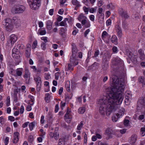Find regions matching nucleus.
<instances>
[{"label":"nucleus","instance_id":"f257e3e1","mask_svg":"<svg viewBox=\"0 0 145 145\" xmlns=\"http://www.w3.org/2000/svg\"><path fill=\"white\" fill-rule=\"evenodd\" d=\"M110 81L112 88L108 96L101 97L97 102V106L99 107V112L103 116L105 114L109 116L114 112L123 99L122 94L125 88L124 82L114 75L110 77Z\"/></svg>","mask_w":145,"mask_h":145},{"label":"nucleus","instance_id":"f03ea898","mask_svg":"<svg viewBox=\"0 0 145 145\" xmlns=\"http://www.w3.org/2000/svg\"><path fill=\"white\" fill-rule=\"evenodd\" d=\"M41 0H28L30 8L32 10H38L40 6Z\"/></svg>","mask_w":145,"mask_h":145},{"label":"nucleus","instance_id":"7ed1b4c3","mask_svg":"<svg viewBox=\"0 0 145 145\" xmlns=\"http://www.w3.org/2000/svg\"><path fill=\"white\" fill-rule=\"evenodd\" d=\"M3 22V25L5 27V30L8 32L12 31L13 28V26L11 19L9 18H7L4 20Z\"/></svg>","mask_w":145,"mask_h":145},{"label":"nucleus","instance_id":"20e7f679","mask_svg":"<svg viewBox=\"0 0 145 145\" xmlns=\"http://www.w3.org/2000/svg\"><path fill=\"white\" fill-rule=\"evenodd\" d=\"M25 10V7L20 5H15L12 8V12L15 13H21Z\"/></svg>","mask_w":145,"mask_h":145},{"label":"nucleus","instance_id":"39448f33","mask_svg":"<svg viewBox=\"0 0 145 145\" xmlns=\"http://www.w3.org/2000/svg\"><path fill=\"white\" fill-rule=\"evenodd\" d=\"M34 80L36 84V89L38 91H39L41 89L42 84V79L41 77L37 75L34 78Z\"/></svg>","mask_w":145,"mask_h":145},{"label":"nucleus","instance_id":"423d86ee","mask_svg":"<svg viewBox=\"0 0 145 145\" xmlns=\"http://www.w3.org/2000/svg\"><path fill=\"white\" fill-rule=\"evenodd\" d=\"M17 39V36L14 34L11 35L9 37V39L7 41L8 46L10 47H12Z\"/></svg>","mask_w":145,"mask_h":145},{"label":"nucleus","instance_id":"0eeeda50","mask_svg":"<svg viewBox=\"0 0 145 145\" xmlns=\"http://www.w3.org/2000/svg\"><path fill=\"white\" fill-rule=\"evenodd\" d=\"M72 116L70 110L68 109L64 116L65 121L68 123H70L72 120Z\"/></svg>","mask_w":145,"mask_h":145},{"label":"nucleus","instance_id":"6e6552de","mask_svg":"<svg viewBox=\"0 0 145 145\" xmlns=\"http://www.w3.org/2000/svg\"><path fill=\"white\" fill-rule=\"evenodd\" d=\"M110 36L106 31H104L102 33L101 38L105 42L109 41Z\"/></svg>","mask_w":145,"mask_h":145},{"label":"nucleus","instance_id":"1a4fd4ad","mask_svg":"<svg viewBox=\"0 0 145 145\" xmlns=\"http://www.w3.org/2000/svg\"><path fill=\"white\" fill-rule=\"evenodd\" d=\"M118 12L120 15L122 17L125 18H129V16L127 12L124 11L122 8H120L119 9Z\"/></svg>","mask_w":145,"mask_h":145},{"label":"nucleus","instance_id":"9d476101","mask_svg":"<svg viewBox=\"0 0 145 145\" xmlns=\"http://www.w3.org/2000/svg\"><path fill=\"white\" fill-rule=\"evenodd\" d=\"M137 136L136 134H133L129 138V141L131 144H134L137 141Z\"/></svg>","mask_w":145,"mask_h":145},{"label":"nucleus","instance_id":"9b49d317","mask_svg":"<svg viewBox=\"0 0 145 145\" xmlns=\"http://www.w3.org/2000/svg\"><path fill=\"white\" fill-rule=\"evenodd\" d=\"M19 133L18 132H16L13 133L12 142L14 144L17 143L19 140Z\"/></svg>","mask_w":145,"mask_h":145},{"label":"nucleus","instance_id":"f8f14e48","mask_svg":"<svg viewBox=\"0 0 145 145\" xmlns=\"http://www.w3.org/2000/svg\"><path fill=\"white\" fill-rule=\"evenodd\" d=\"M111 57V55L110 54L108 53L107 54H105L103 56V64L105 65H108V61L110 59Z\"/></svg>","mask_w":145,"mask_h":145},{"label":"nucleus","instance_id":"ddd939ff","mask_svg":"<svg viewBox=\"0 0 145 145\" xmlns=\"http://www.w3.org/2000/svg\"><path fill=\"white\" fill-rule=\"evenodd\" d=\"M113 60L115 62V64L116 65H119L121 66L123 65V61L120 58L117 57L113 58Z\"/></svg>","mask_w":145,"mask_h":145},{"label":"nucleus","instance_id":"4468645a","mask_svg":"<svg viewBox=\"0 0 145 145\" xmlns=\"http://www.w3.org/2000/svg\"><path fill=\"white\" fill-rule=\"evenodd\" d=\"M115 28L118 36L120 37H121L122 35V31L120 26L118 25H116L115 26Z\"/></svg>","mask_w":145,"mask_h":145},{"label":"nucleus","instance_id":"2eb2a0df","mask_svg":"<svg viewBox=\"0 0 145 145\" xmlns=\"http://www.w3.org/2000/svg\"><path fill=\"white\" fill-rule=\"evenodd\" d=\"M20 89H16L14 91V93L12 95V97L15 103H16L18 101V97L17 95V93L20 91Z\"/></svg>","mask_w":145,"mask_h":145},{"label":"nucleus","instance_id":"dca6fc26","mask_svg":"<svg viewBox=\"0 0 145 145\" xmlns=\"http://www.w3.org/2000/svg\"><path fill=\"white\" fill-rule=\"evenodd\" d=\"M125 112V110L123 108H121L119 110L118 113L116 114L117 117H121L123 116Z\"/></svg>","mask_w":145,"mask_h":145},{"label":"nucleus","instance_id":"f3484780","mask_svg":"<svg viewBox=\"0 0 145 145\" xmlns=\"http://www.w3.org/2000/svg\"><path fill=\"white\" fill-rule=\"evenodd\" d=\"M144 105V100L143 97H140L138 101L137 105L139 107H143Z\"/></svg>","mask_w":145,"mask_h":145},{"label":"nucleus","instance_id":"a211bd4d","mask_svg":"<svg viewBox=\"0 0 145 145\" xmlns=\"http://www.w3.org/2000/svg\"><path fill=\"white\" fill-rule=\"evenodd\" d=\"M12 21L16 25L18 26L20 25V20L19 18L17 17H13Z\"/></svg>","mask_w":145,"mask_h":145},{"label":"nucleus","instance_id":"6ab92c4d","mask_svg":"<svg viewBox=\"0 0 145 145\" xmlns=\"http://www.w3.org/2000/svg\"><path fill=\"white\" fill-rule=\"evenodd\" d=\"M138 52L139 54V57L140 59L145 61V55L144 54V51L142 49H139Z\"/></svg>","mask_w":145,"mask_h":145},{"label":"nucleus","instance_id":"aec40b11","mask_svg":"<svg viewBox=\"0 0 145 145\" xmlns=\"http://www.w3.org/2000/svg\"><path fill=\"white\" fill-rule=\"evenodd\" d=\"M70 63L74 66L77 65L78 63L76 58L73 56H71L70 58Z\"/></svg>","mask_w":145,"mask_h":145},{"label":"nucleus","instance_id":"412c9836","mask_svg":"<svg viewBox=\"0 0 145 145\" xmlns=\"http://www.w3.org/2000/svg\"><path fill=\"white\" fill-rule=\"evenodd\" d=\"M23 69L22 68H18L15 71V73L14 74L15 76L21 77L22 74Z\"/></svg>","mask_w":145,"mask_h":145},{"label":"nucleus","instance_id":"4be33fe9","mask_svg":"<svg viewBox=\"0 0 145 145\" xmlns=\"http://www.w3.org/2000/svg\"><path fill=\"white\" fill-rule=\"evenodd\" d=\"M81 24L82 25H84L86 28L89 27L91 26L90 21L88 19V18L82 22Z\"/></svg>","mask_w":145,"mask_h":145},{"label":"nucleus","instance_id":"5701e85b","mask_svg":"<svg viewBox=\"0 0 145 145\" xmlns=\"http://www.w3.org/2000/svg\"><path fill=\"white\" fill-rule=\"evenodd\" d=\"M72 3L73 5L76 6L75 8V9L76 10L81 6L79 2L77 0H72Z\"/></svg>","mask_w":145,"mask_h":145},{"label":"nucleus","instance_id":"b1692460","mask_svg":"<svg viewBox=\"0 0 145 145\" xmlns=\"http://www.w3.org/2000/svg\"><path fill=\"white\" fill-rule=\"evenodd\" d=\"M87 19V17L82 13L81 14L78 18V20L80 22H81V23H82V22H83Z\"/></svg>","mask_w":145,"mask_h":145},{"label":"nucleus","instance_id":"393cba45","mask_svg":"<svg viewBox=\"0 0 145 145\" xmlns=\"http://www.w3.org/2000/svg\"><path fill=\"white\" fill-rule=\"evenodd\" d=\"M52 22L50 20H48L46 22V24L48 30H50L52 28Z\"/></svg>","mask_w":145,"mask_h":145},{"label":"nucleus","instance_id":"a878e982","mask_svg":"<svg viewBox=\"0 0 145 145\" xmlns=\"http://www.w3.org/2000/svg\"><path fill=\"white\" fill-rule=\"evenodd\" d=\"M73 66L71 63H69L67 65L65 66V70L66 71H72L73 70Z\"/></svg>","mask_w":145,"mask_h":145},{"label":"nucleus","instance_id":"bb28decb","mask_svg":"<svg viewBox=\"0 0 145 145\" xmlns=\"http://www.w3.org/2000/svg\"><path fill=\"white\" fill-rule=\"evenodd\" d=\"M50 137L52 138H54L56 140H57L58 138L59 134L57 132H55L54 133H51L50 134Z\"/></svg>","mask_w":145,"mask_h":145},{"label":"nucleus","instance_id":"cd10ccee","mask_svg":"<svg viewBox=\"0 0 145 145\" xmlns=\"http://www.w3.org/2000/svg\"><path fill=\"white\" fill-rule=\"evenodd\" d=\"M24 77L26 80L29 79L30 78V73L27 69L26 70L24 74Z\"/></svg>","mask_w":145,"mask_h":145},{"label":"nucleus","instance_id":"c85d7f7f","mask_svg":"<svg viewBox=\"0 0 145 145\" xmlns=\"http://www.w3.org/2000/svg\"><path fill=\"white\" fill-rule=\"evenodd\" d=\"M31 54V49L29 47H27L25 52V56L27 58L30 57Z\"/></svg>","mask_w":145,"mask_h":145},{"label":"nucleus","instance_id":"c756f323","mask_svg":"<svg viewBox=\"0 0 145 145\" xmlns=\"http://www.w3.org/2000/svg\"><path fill=\"white\" fill-rule=\"evenodd\" d=\"M46 33V31L45 29L40 28L38 31L37 33L38 35H45Z\"/></svg>","mask_w":145,"mask_h":145},{"label":"nucleus","instance_id":"7c9ffc66","mask_svg":"<svg viewBox=\"0 0 145 145\" xmlns=\"http://www.w3.org/2000/svg\"><path fill=\"white\" fill-rule=\"evenodd\" d=\"M69 19L67 18H65L60 23V25L61 26H66L67 24V21H68Z\"/></svg>","mask_w":145,"mask_h":145},{"label":"nucleus","instance_id":"2f4dec72","mask_svg":"<svg viewBox=\"0 0 145 145\" xmlns=\"http://www.w3.org/2000/svg\"><path fill=\"white\" fill-rule=\"evenodd\" d=\"M138 79L139 82L142 83L143 86L145 85V79L144 77L140 76Z\"/></svg>","mask_w":145,"mask_h":145},{"label":"nucleus","instance_id":"473e14b6","mask_svg":"<svg viewBox=\"0 0 145 145\" xmlns=\"http://www.w3.org/2000/svg\"><path fill=\"white\" fill-rule=\"evenodd\" d=\"M110 40L112 43L116 44L117 42V38L116 36L115 35H113L110 39Z\"/></svg>","mask_w":145,"mask_h":145},{"label":"nucleus","instance_id":"72a5a7b5","mask_svg":"<svg viewBox=\"0 0 145 145\" xmlns=\"http://www.w3.org/2000/svg\"><path fill=\"white\" fill-rule=\"evenodd\" d=\"M50 95L48 93H47L45 95V100L46 102L47 103H48L50 101Z\"/></svg>","mask_w":145,"mask_h":145},{"label":"nucleus","instance_id":"f704fd0d","mask_svg":"<svg viewBox=\"0 0 145 145\" xmlns=\"http://www.w3.org/2000/svg\"><path fill=\"white\" fill-rule=\"evenodd\" d=\"M36 123V122L35 121H34L29 124V126L30 130L31 131H32L33 130V127L35 126Z\"/></svg>","mask_w":145,"mask_h":145},{"label":"nucleus","instance_id":"c9c22d12","mask_svg":"<svg viewBox=\"0 0 145 145\" xmlns=\"http://www.w3.org/2000/svg\"><path fill=\"white\" fill-rule=\"evenodd\" d=\"M85 108L84 107H81L78 110V112L80 114H83L85 112Z\"/></svg>","mask_w":145,"mask_h":145},{"label":"nucleus","instance_id":"e433bc0d","mask_svg":"<svg viewBox=\"0 0 145 145\" xmlns=\"http://www.w3.org/2000/svg\"><path fill=\"white\" fill-rule=\"evenodd\" d=\"M58 145H65V139L63 138H60L59 140Z\"/></svg>","mask_w":145,"mask_h":145},{"label":"nucleus","instance_id":"4c0bfd02","mask_svg":"<svg viewBox=\"0 0 145 145\" xmlns=\"http://www.w3.org/2000/svg\"><path fill=\"white\" fill-rule=\"evenodd\" d=\"M105 133L107 135H110L112 133V130L110 128H108L105 131Z\"/></svg>","mask_w":145,"mask_h":145},{"label":"nucleus","instance_id":"58836bf2","mask_svg":"<svg viewBox=\"0 0 145 145\" xmlns=\"http://www.w3.org/2000/svg\"><path fill=\"white\" fill-rule=\"evenodd\" d=\"M83 125V123L82 121H81L80 123L78 125L77 129L78 130H80Z\"/></svg>","mask_w":145,"mask_h":145},{"label":"nucleus","instance_id":"ea45409f","mask_svg":"<svg viewBox=\"0 0 145 145\" xmlns=\"http://www.w3.org/2000/svg\"><path fill=\"white\" fill-rule=\"evenodd\" d=\"M18 53L12 52V56L14 58H18L20 57V55L18 54Z\"/></svg>","mask_w":145,"mask_h":145},{"label":"nucleus","instance_id":"a19ab883","mask_svg":"<svg viewBox=\"0 0 145 145\" xmlns=\"http://www.w3.org/2000/svg\"><path fill=\"white\" fill-rule=\"evenodd\" d=\"M65 87L67 89V90L69 91L71 89L70 87V84L69 82H67L65 84Z\"/></svg>","mask_w":145,"mask_h":145},{"label":"nucleus","instance_id":"79ce46f5","mask_svg":"<svg viewBox=\"0 0 145 145\" xmlns=\"http://www.w3.org/2000/svg\"><path fill=\"white\" fill-rule=\"evenodd\" d=\"M126 53L129 58L131 59L133 56L132 53L130 52H127V51H126Z\"/></svg>","mask_w":145,"mask_h":145},{"label":"nucleus","instance_id":"37998d69","mask_svg":"<svg viewBox=\"0 0 145 145\" xmlns=\"http://www.w3.org/2000/svg\"><path fill=\"white\" fill-rule=\"evenodd\" d=\"M129 121L128 120H127L126 119H125L124 121V125L126 126L127 127L129 125Z\"/></svg>","mask_w":145,"mask_h":145},{"label":"nucleus","instance_id":"c03bdc74","mask_svg":"<svg viewBox=\"0 0 145 145\" xmlns=\"http://www.w3.org/2000/svg\"><path fill=\"white\" fill-rule=\"evenodd\" d=\"M10 98L9 96H8L7 97V99H6V105L7 106H9V105L10 104Z\"/></svg>","mask_w":145,"mask_h":145},{"label":"nucleus","instance_id":"a18cd8bd","mask_svg":"<svg viewBox=\"0 0 145 145\" xmlns=\"http://www.w3.org/2000/svg\"><path fill=\"white\" fill-rule=\"evenodd\" d=\"M60 30L61 31V32L60 33V34L62 35L66 31L67 29L66 28H64L63 27H61L60 29Z\"/></svg>","mask_w":145,"mask_h":145},{"label":"nucleus","instance_id":"49530a36","mask_svg":"<svg viewBox=\"0 0 145 145\" xmlns=\"http://www.w3.org/2000/svg\"><path fill=\"white\" fill-rule=\"evenodd\" d=\"M120 117H117L116 115H114L112 117V120L113 121L116 122L118 120V119Z\"/></svg>","mask_w":145,"mask_h":145},{"label":"nucleus","instance_id":"de8ad7c7","mask_svg":"<svg viewBox=\"0 0 145 145\" xmlns=\"http://www.w3.org/2000/svg\"><path fill=\"white\" fill-rule=\"evenodd\" d=\"M46 44L45 43H42L41 44V47L42 49L44 50H45L46 48Z\"/></svg>","mask_w":145,"mask_h":145},{"label":"nucleus","instance_id":"09e8293b","mask_svg":"<svg viewBox=\"0 0 145 145\" xmlns=\"http://www.w3.org/2000/svg\"><path fill=\"white\" fill-rule=\"evenodd\" d=\"M99 54V51L98 50H97L95 52L94 54V56H93L92 57L94 58V57H96L98 56Z\"/></svg>","mask_w":145,"mask_h":145},{"label":"nucleus","instance_id":"8fccbe9b","mask_svg":"<svg viewBox=\"0 0 145 145\" xmlns=\"http://www.w3.org/2000/svg\"><path fill=\"white\" fill-rule=\"evenodd\" d=\"M111 24V20L110 19H108L106 22V24L107 26L110 25Z\"/></svg>","mask_w":145,"mask_h":145},{"label":"nucleus","instance_id":"3c124183","mask_svg":"<svg viewBox=\"0 0 145 145\" xmlns=\"http://www.w3.org/2000/svg\"><path fill=\"white\" fill-rule=\"evenodd\" d=\"M89 18L92 22H94L95 21V16L93 15H91L89 16Z\"/></svg>","mask_w":145,"mask_h":145},{"label":"nucleus","instance_id":"603ef678","mask_svg":"<svg viewBox=\"0 0 145 145\" xmlns=\"http://www.w3.org/2000/svg\"><path fill=\"white\" fill-rule=\"evenodd\" d=\"M24 111V108L23 105H22L21 106L20 108V114H22Z\"/></svg>","mask_w":145,"mask_h":145},{"label":"nucleus","instance_id":"864d4df0","mask_svg":"<svg viewBox=\"0 0 145 145\" xmlns=\"http://www.w3.org/2000/svg\"><path fill=\"white\" fill-rule=\"evenodd\" d=\"M60 73L59 72H57L55 74V78L56 80H58L59 79Z\"/></svg>","mask_w":145,"mask_h":145},{"label":"nucleus","instance_id":"5fc2aeb1","mask_svg":"<svg viewBox=\"0 0 145 145\" xmlns=\"http://www.w3.org/2000/svg\"><path fill=\"white\" fill-rule=\"evenodd\" d=\"M84 12L86 14H88V12L89 9L86 7H84L83 8Z\"/></svg>","mask_w":145,"mask_h":145},{"label":"nucleus","instance_id":"6e6d98bb","mask_svg":"<svg viewBox=\"0 0 145 145\" xmlns=\"http://www.w3.org/2000/svg\"><path fill=\"white\" fill-rule=\"evenodd\" d=\"M9 140V138L8 137H6L5 140V145H7L8 143Z\"/></svg>","mask_w":145,"mask_h":145},{"label":"nucleus","instance_id":"4d7b16f0","mask_svg":"<svg viewBox=\"0 0 145 145\" xmlns=\"http://www.w3.org/2000/svg\"><path fill=\"white\" fill-rule=\"evenodd\" d=\"M48 38L46 37H43L41 38V39L43 40L45 42H48Z\"/></svg>","mask_w":145,"mask_h":145},{"label":"nucleus","instance_id":"13d9d810","mask_svg":"<svg viewBox=\"0 0 145 145\" xmlns=\"http://www.w3.org/2000/svg\"><path fill=\"white\" fill-rule=\"evenodd\" d=\"M90 30L89 29H87L84 33V36L85 37H87V35L90 32Z\"/></svg>","mask_w":145,"mask_h":145},{"label":"nucleus","instance_id":"bf43d9fd","mask_svg":"<svg viewBox=\"0 0 145 145\" xmlns=\"http://www.w3.org/2000/svg\"><path fill=\"white\" fill-rule=\"evenodd\" d=\"M112 50L114 53H116L118 51V48L116 46H114L112 48Z\"/></svg>","mask_w":145,"mask_h":145},{"label":"nucleus","instance_id":"052dcab7","mask_svg":"<svg viewBox=\"0 0 145 145\" xmlns=\"http://www.w3.org/2000/svg\"><path fill=\"white\" fill-rule=\"evenodd\" d=\"M50 77V74L48 73L45 74V78L46 80H48Z\"/></svg>","mask_w":145,"mask_h":145},{"label":"nucleus","instance_id":"680f3d73","mask_svg":"<svg viewBox=\"0 0 145 145\" xmlns=\"http://www.w3.org/2000/svg\"><path fill=\"white\" fill-rule=\"evenodd\" d=\"M54 9L53 8L50 9L49 11V14L50 16H52L53 14Z\"/></svg>","mask_w":145,"mask_h":145},{"label":"nucleus","instance_id":"e2e57ef3","mask_svg":"<svg viewBox=\"0 0 145 145\" xmlns=\"http://www.w3.org/2000/svg\"><path fill=\"white\" fill-rule=\"evenodd\" d=\"M82 97L80 96L78 97L76 99V102L79 103H81L82 102Z\"/></svg>","mask_w":145,"mask_h":145},{"label":"nucleus","instance_id":"0e129e2a","mask_svg":"<svg viewBox=\"0 0 145 145\" xmlns=\"http://www.w3.org/2000/svg\"><path fill=\"white\" fill-rule=\"evenodd\" d=\"M44 116H42L41 117L40 122L41 123L43 124L44 123Z\"/></svg>","mask_w":145,"mask_h":145},{"label":"nucleus","instance_id":"69168bd1","mask_svg":"<svg viewBox=\"0 0 145 145\" xmlns=\"http://www.w3.org/2000/svg\"><path fill=\"white\" fill-rule=\"evenodd\" d=\"M96 11V9L93 8H91L89 10V12L91 13H93Z\"/></svg>","mask_w":145,"mask_h":145},{"label":"nucleus","instance_id":"338daca9","mask_svg":"<svg viewBox=\"0 0 145 145\" xmlns=\"http://www.w3.org/2000/svg\"><path fill=\"white\" fill-rule=\"evenodd\" d=\"M21 89L22 91V92L25 91V92H26V87L25 86L23 85V86H22L21 87Z\"/></svg>","mask_w":145,"mask_h":145},{"label":"nucleus","instance_id":"774afa93","mask_svg":"<svg viewBox=\"0 0 145 145\" xmlns=\"http://www.w3.org/2000/svg\"><path fill=\"white\" fill-rule=\"evenodd\" d=\"M39 26L40 27H42L44 26V24L42 22L40 21L38 23Z\"/></svg>","mask_w":145,"mask_h":145}]
</instances>
